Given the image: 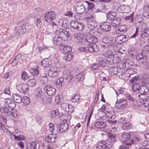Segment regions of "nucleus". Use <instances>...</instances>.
Instances as JSON below:
<instances>
[{
	"mask_svg": "<svg viewBox=\"0 0 149 149\" xmlns=\"http://www.w3.org/2000/svg\"><path fill=\"white\" fill-rule=\"evenodd\" d=\"M131 137V135L130 133L124 132L121 134L120 139L122 142H125L126 144L128 146H131L134 142L139 141V139L137 137L134 136L130 139Z\"/></svg>",
	"mask_w": 149,
	"mask_h": 149,
	"instance_id": "obj_2",
	"label": "nucleus"
},
{
	"mask_svg": "<svg viewBox=\"0 0 149 149\" xmlns=\"http://www.w3.org/2000/svg\"><path fill=\"white\" fill-rule=\"evenodd\" d=\"M58 34L56 35L53 38V42L54 44L56 45H61L63 44L62 43V38Z\"/></svg>",
	"mask_w": 149,
	"mask_h": 149,
	"instance_id": "obj_21",
	"label": "nucleus"
},
{
	"mask_svg": "<svg viewBox=\"0 0 149 149\" xmlns=\"http://www.w3.org/2000/svg\"><path fill=\"white\" fill-rule=\"evenodd\" d=\"M28 79V74L25 71H23L21 74V79L24 80L26 81Z\"/></svg>",
	"mask_w": 149,
	"mask_h": 149,
	"instance_id": "obj_48",
	"label": "nucleus"
},
{
	"mask_svg": "<svg viewBox=\"0 0 149 149\" xmlns=\"http://www.w3.org/2000/svg\"><path fill=\"white\" fill-rule=\"evenodd\" d=\"M63 78L64 80V83L65 84H70L72 82V79L73 77V76L71 74L68 69H65L64 70L63 72Z\"/></svg>",
	"mask_w": 149,
	"mask_h": 149,
	"instance_id": "obj_7",
	"label": "nucleus"
},
{
	"mask_svg": "<svg viewBox=\"0 0 149 149\" xmlns=\"http://www.w3.org/2000/svg\"><path fill=\"white\" fill-rule=\"evenodd\" d=\"M5 102L4 105L9 108V109L12 110L15 107L16 105L15 103L10 98L5 99Z\"/></svg>",
	"mask_w": 149,
	"mask_h": 149,
	"instance_id": "obj_16",
	"label": "nucleus"
},
{
	"mask_svg": "<svg viewBox=\"0 0 149 149\" xmlns=\"http://www.w3.org/2000/svg\"><path fill=\"white\" fill-rule=\"evenodd\" d=\"M58 34L62 38L63 40H67L70 36V29L67 28L60 29Z\"/></svg>",
	"mask_w": 149,
	"mask_h": 149,
	"instance_id": "obj_8",
	"label": "nucleus"
},
{
	"mask_svg": "<svg viewBox=\"0 0 149 149\" xmlns=\"http://www.w3.org/2000/svg\"><path fill=\"white\" fill-rule=\"evenodd\" d=\"M13 100L16 103H21L22 102V99L21 95L16 93L12 95Z\"/></svg>",
	"mask_w": 149,
	"mask_h": 149,
	"instance_id": "obj_28",
	"label": "nucleus"
},
{
	"mask_svg": "<svg viewBox=\"0 0 149 149\" xmlns=\"http://www.w3.org/2000/svg\"><path fill=\"white\" fill-rule=\"evenodd\" d=\"M54 129V126L53 124L51 123L49 124V130L50 132L53 133Z\"/></svg>",
	"mask_w": 149,
	"mask_h": 149,
	"instance_id": "obj_59",
	"label": "nucleus"
},
{
	"mask_svg": "<svg viewBox=\"0 0 149 149\" xmlns=\"http://www.w3.org/2000/svg\"><path fill=\"white\" fill-rule=\"evenodd\" d=\"M36 80L34 78L29 80L27 82L28 86L31 87L34 86L36 85Z\"/></svg>",
	"mask_w": 149,
	"mask_h": 149,
	"instance_id": "obj_37",
	"label": "nucleus"
},
{
	"mask_svg": "<svg viewBox=\"0 0 149 149\" xmlns=\"http://www.w3.org/2000/svg\"><path fill=\"white\" fill-rule=\"evenodd\" d=\"M127 146L128 145L126 144L125 143V144H123L120 146L119 149H128L129 147Z\"/></svg>",
	"mask_w": 149,
	"mask_h": 149,
	"instance_id": "obj_64",
	"label": "nucleus"
},
{
	"mask_svg": "<svg viewBox=\"0 0 149 149\" xmlns=\"http://www.w3.org/2000/svg\"><path fill=\"white\" fill-rule=\"evenodd\" d=\"M85 45H86V43H85ZM83 46L79 47L78 48V50L80 51L84 52H87L86 49V46L85 45H81Z\"/></svg>",
	"mask_w": 149,
	"mask_h": 149,
	"instance_id": "obj_57",
	"label": "nucleus"
},
{
	"mask_svg": "<svg viewBox=\"0 0 149 149\" xmlns=\"http://www.w3.org/2000/svg\"><path fill=\"white\" fill-rule=\"evenodd\" d=\"M132 91L135 93H143L148 94L149 91V88L144 85H140L138 83H136L133 86H132Z\"/></svg>",
	"mask_w": 149,
	"mask_h": 149,
	"instance_id": "obj_4",
	"label": "nucleus"
},
{
	"mask_svg": "<svg viewBox=\"0 0 149 149\" xmlns=\"http://www.w3.org/2000/svg\"><path fill=\"white\" fill-rule=\"evenodd\" d=\"M143 10V15L144 17H149V5L145 6L144 7Z\"/></svg>",
	"mask_w": 149,
	"mask_h": 149,
	"instance_id": "obj_40",
	"label": "nucleus"
},
{
	"mask_svg": "<svg viewBox=\"0 0 149 149\" xmlns=\"http://www.w3.org/2000/svg\"><path fill=\"white\" fill-rule=\"evenodd\" d=\"M74 38L75 42L78 43L79 45L81 44L86 45L84 40L81 41V40L82 38V35L81 33L75 34L74 36Z\"/></svg>",
	"mask_w": 149,
	"mask_h": 149,
	"instance_id": "obj_17",
	"label": "nucleus"
},
{
	"mask_svg": "<svg viewBox=\"0 0 149 149\" xmlns=\"http://www.w3.org/2000/svg\"><path fill=\"white\" fill-rule=\"evenodd\" d=\"M87 52L88 51L91 52H97L99 51V48L95 44H87L86 43Z\"/></svg>",
	"mask_w": 149,
	"mask_h": 149,
	"instance_id": "obj_14",
	"label": "nucleus"
},
{
	"mask_svg": "<svg viewBox=\"0 0 149 149\" xmlns=\"http://www.w3.org/2000/svg\"><path fill=\"white\" fill-rule=\"evenodd\" d=\"M16 88L19 91L24 94L27 93L29 90L28 85L25 84H18Z\"/></svg>",
	"mask_w": 149,
	"mask_h": 149,
	"instance_id": "obj_13",
	"label": "nucleus"
},
{
	"mask_svg": "<svg viewBox=\"0 0 149 149\" xmlns=\"http://www.w3.org/2000/svg\"><path fill=\"white\" fill-rule=\"evenodd\" d=\"M56 16V13L54 11H50L45 13L44 19L47 22H50L55 20Z\"/></svg>",
	"mask_w": 149,
	"mask_h": 149,
	"instance_id": "obj_9",
	"label": "nucleus"
},
{
	"mask_svg": "<svg viewBox=\"0 0 149 149\" xmlns=\"http://www.w3.org/2000/svg\"><path fill=\"white\" fill-rule=\"evenodd\" d=\"M68 104L66 103H63L61 105V107L63 110L66 111H68L67 109H68Z\"/></svg>",
	"mask_w": 149,
	"mask_h": 149,
	"instance_id": "obj_56",
	"label": "nucleus"
},
{
	"mask_svg": "<svg viewBox=\"0 0 149 149\" xmlns=\"http://www.w3.org/2000/svg\"><path fill=\"white\" fill-rule=\"evenodd\" d=\"M108 114L107 113H104V111H103V120L104 119L105 120V121H107L108 123L111 124H114L116 123V120H109L108 118H109L111 119L112 118V116L111 115L110 116L109 115H108V114H109V112H107Z\"/></svg>",
	"mask_w": 149,
	"mask_h": 149,
	"instance_id": "obj_25",
	"label": "nucleus"
},
{
	"mask_svg": "<svg viewBox=\"0 0 149 149\" xmlns=\"http://www.w3.org/2000/svg\"><path fill=\"white\" fill-rule=\"evenodd\" d=\"M43 89L47 94L49 96L54 95L56 92L55 88L53 86L49 85L45 86Z\"/></svg>",
	"mask_w": 149,
	"mask_h": 149,
	"instance_id": "obj_11",
	"label": "nucleus"
},
{
	"mask_svg": "<svg viewBox=\"0 0 149 149\" xmlns=\"http://www.w3.org/2000/svg\"><path fill=\"white\" fill-rule=\"evenodd\" d=\"M139 93L138 95L139 98L141 100H143V102H144V101L148 99V96L147 95V93Z\"/></svg>",
	"mask_w": 149,
	"mask_h": 149,
	"instance_id": "obj_35",
	"label": "nucleus"
},
{
	"mask_svg": "<svg viewBox=\"0 0 149 149\" xmlns=\"http://www.w3.org/2000/svg\"><path fill=\"white\" fill-rule=\"evenodd\" d=\"M95 127L98 129V130L102 131V122L97 121L95 124Z\"/></svg>",
	"mask_w": 149,
	"mask_h": 149,
	"instance_id": "obj_42",
	"label": "nucleus"
},
{
	"mask_svg": "<svg viewBox=\"0 0 149 149\" xmlns=\"http://www.w3.org/2000/svg\"><path fill=\"white\" fill-rule=\"evenodd\" d=\"M112 56H113L109 60H106L105 59V61L103 60V67L104 66V67L106 66V64H107V66L105 69H108L109 65L114 64L118 62L119 58L118 55L117 54L113 55V54Z\"/></svg>",
	"mask_w": 149,
	"mask_h": 149,
	"instance_id": "obj_5",
	"label": "nucleus"
},
{
	"mask_svg": "<svg viewBox=\"0 0 149 149\" xmlns=\"http://www.w3.org/2000/svg\"><path fill=\"white\" fill-rule=\"evenodd\" d=\"M103 38V43L106 44L110 43L112 41L113 38H110L109 36L107 35Z\"/></svg>",
	"mask_w": 149,
	"mask_h": 149,
	"instance_id": "obj_34",
	"label": "nucleus"
},
{
	"mask_svg": "<svg viewBox=\"0 0 149 149\" xmlns=\"http://www.w3.org/2000/svg\"><path fill=\"white\" fill-rule=\"evenodd\" d=\"M17 112L15 109H13L12 110L11 114L12 116L15 118H16L17 117Z\"/></svg>",
	"mask_w": 149,
	"mask_h": 149,
	"instance_id": "obj_61",
	"label": "nucleus"
},
{
	"mask_svg": "<svg viewBox=\"0 0 149 149\" xmlns=\"http://www.w3.org/2000/svg\"><path fill=\"white\" fill-rule=\"evenodd\" d=\"M80 97V95L79 94H75L74 96L71 98V101L73 102H77L79 101Z\"/></svg>",
	"mask_w": 149,
	"mask_h": 149,
	"instance_id": "obj_43",
	"label": "nucleus"
},
{
	"mask_svg": "<svg viewBox=\"0 0 149 149\" xmlns=\"http://www.w3.org/2000/svg\"><path fill=\"white\" fill-rule=\"evenodd\" d=\"M22 100V102L25 106L28 105L30 103V100L29 98L26 96L23 97Z\"/></svg>",
	"mask_w": 149,
	"mask_h": 149,
	"instance_id": "obj_39",
	"label": "nucleus"
},
{
	"mask_svg": "<svg viewBox=\"0 0 149 149\" xmlns=\"http://www.w3.org/2000/svg\"><path fill=\"white\" fill-rule=\"evenodd\" d=\"M125 90V89L124 88L121 87L117 91H116L115 92L117 96H118L119 94H123Z\"/></svg>",
	"mask_w": 149,
	"mask_h": 149,
	"instance_id": "obj_54",
	"label": "nucleus"
},
{
	"mask_svg": "<svg viewBox=\"0 0 149 149\" xmlns=\"http://www.w3.org/2000/svg\"><path fill=\"white\" fill-rule=\"evenodd\" d=\"M29 26L27 24L24 23L20 24L17 29L15 35L10 34L9 36L10 38H15L16 39H18L22 34L29 30Z\"/></svg>",
	"mask_w": 149,
	"mask_h": 149,
	"instance_id": "obj_1",
	"label": "nucleus"
},
{
	"mask_svg": "<svg viewBox=\"0 0 149 149\" xmlns=\"http://www.w3.org/2000/svg\"><path fill=\"white\" fill-rule=\"evenodd\" d=\"M48 75L50 77L53 78H55L57 77L58 75V72L56 70H55L53 68H51L48 70L47 72Z\"/></svg>",
	"mask_w": 149,
	"mask_h": 149,
	"instance_id": "obj_23",
	"label": "nucleus"
},
{
	"mask_svg": "<svg viewBox=\"0 0 149 149\" xmlns=\"http://www.w3.org/2000/svg\"><path fill=\"white\" fill-rule=\"evenodd\" d=\"M36 96L38 99L41 101H43L45 98V95L42 93L40 87L37 88V92L36 93Z\"/></svg>",
	"mask_w": 149,
	"mask_h": 149,
	"instance_id": "obj_19",
	"label": "nucleus"
},
{
	"mask_svg": "<svg viewBox=\"0 0 149 149\" xmlns=\"http://www.w3.org/2000/svg\"><path fill=\"white\" fill-rule=\"evenodd\" d=\"M56 137V134H51L45 138V140L48 143H53L55 142Z\"/></svg>",
	"mask_w": 149,
	"mask_h": 149,
	"instance_id": "obj_24",
	"label": "nucleus"
},
{
	"mask_svg": "<svg viewBox=\"0 0 149 149\" xmlns=\"http://www.w3.org/2000/svg\"><path fill=\"white\" fill-rule=\"evenodd\" d=\"M117 70V67L116 66H113L110 69L109 72L111 73V75H115V74L117 73L116 72Z\"/></svg>",
	"mask_w": 149,
	"mask_h": 149,
	"instance_id": "obj_47",
	"label": "nucleus"
},
{
	"mask_svg": "<svg viewBox=\"0 0 149 149\" xmlns=\"http://www.w3.org/2000/svg\"><path fill=\"white\" fill-rule=\"evenodd\" d=\"M116 74L115 75H117L118 76L120 77L123 74L122 69L119 67L117 68V70L116 71Z\"/></svg>",
	"mask_w": 149,
	"mask_h": 149,
	"instance_id": "obj_55",
	"label": "nucleus"
},
{
	"mask_svg": "<svg viewBox=\"0 0 149 149\" xmlns=\"http://www.w3.org/2000/svg\"><path fill=\"white\" fill-rule=\"evenodd\" d=\"M85 10V8L82 4L80 2H78L76 4V12L78 14H81Z\"/></svg>",
	"mask_w": 149,
	"mask_h": 149,
	"instance_id": "obj_18",
	"label": "nucleus"
},
{
	"mask_svg": "<svg viewBox=\"0 0 149 149\" xmlns=\"http://www.w3.org/2000/svg\"><path fill=\"white\" fill-rule=\"evenodd\" d=\"M139 77L136 75L131 78L130 80V82L131 84H136L135 83L139 81Z\"/></svg>",
	"mask_w": 149,
	"mask_h": 149,
	"instance_id": "obj_44",
	"label": "nucleus"
},
{
	"mask_svg": "<svg viewBox=\"0 0 149 149\" xmlns=\"http://www.w3.org/2000/svg\"><path fill=\"white\" fill-rule=\"evenodd\" d=\"M111 29V26L109 23L108 22H103V33L109 32Z\"/></svg>",
	"mask_w": 149,
	"mask_h": 149,
	"instance_id": "obj_27",
	"label": "nucleus"
},
{
	"mask_svg": "<svg viewBox=\"0 0 149 149\" xmlns=\"http://www.w3.org/2000/svg\"><path fill=\"white\" fill-rule=\"evenodd\" d=\"M52 26H48L46 28V30L45 32L46 34H48L51 33L52 32Z\"/></svg>",
	"mask_w": 149,
	"mask_h": 149,
	"instance_id": "obj_60",
	"label": "nucleus"
},
{
	"mask_svg": "<svg viewBox=\"0 0 149 149\" xmlns=\"http://www.w3.org/2000/svg\"><path fill=\"white\" fill-rule=\"evenodd\" d=\"M71 26L74 29L82 31L84 28V25L81 22L76 20H72L70 22Z\"/></svg>",
	"mask_w": 149,
	"mask_h": 149,
	"instance_id": "obj_10",
	"label": "nucleus"
},
{
	"mask_svg": "<svg viewBox=\"0 0 149 149\" xmlns=\"http://www.w3.org/2000/svg\"><path fill=\"white\" fill-rule=\"evenodd\" d=\"M107 125V124L106 122L103 121V132L104 133H103V135H106L108 136V137L111 139V141H116L115 139V137L116 136V134L111 133V130L110 129H104V127H106Z\"/></svg>",
	"mask_w": 149,
	"mask_h": 149,
	"instance_id": "obj_6",
	"label": "nucleus"
},
{
	"mask_svg": "<svg viewBox=\"0 0 149 149\" xmlns=\"http://www.w3.org/2000/svg\"><path fill=\"white\" fill-rule=\"evenodd\" d=\"M31 70L33 75L34 76H36L38 74L39 72L37 68H31Z\"/></svg>",
	"mask_w": 149,
	"mask_h": 149,
	"instance_id": "obj_52",
	"label": "nucleus"
},
{
	"mask_svg": "<svg viewBox=\"0 0 149 149\" xmlns=\"http://www.w3.org/2000/svg\"><path fill=\"white\" fill-rule=\"evenodd\" d=\"M116 13L115 12L109 11L106 13V16L107 19L109 20H113L116 16Z\"/></svg>",
	"mask_w": 149,
	"mask_h": 149,
	"instance_id": "obj_31",
	"label": "nucleus"
},
{
	"mask_svg": "<svg viewBox=\"0 0 149 149\" xmlns=\"http://www.w3.org/2000/svg\"><path fill=\"white\" fill-rule=\"evenodd\" d=\"M55 82L56 85L59 88H61L63 84H65L64 79L62 77H59L56 79Z\"/></svg>",
	"mask_w": 149,
	"mask_h": 149,
	"instance_id": "obj_32",
	"label": "nucleus"
},
{
	"mask_svg": "<svg viewBox=\"0 0 149 149\" xmlns=\"http://www.w3.org/2000/svg\"><path fill=\"white\" fill-rule=\"evenodd\" d=\"M73 55L71 53H69L67 56L64 57V58L65 60L67 61H70L73 58Z\"/></svg>",
	"mask_w": 149,
	"mask_h": 149,
	"instance_id": "obj_46",
	"label": "nucleus"
},
{
	"mask_svg": "<svg viewBox=\"0 0 149 149\" xmlns=\"http://www.w3.org/2000/svg\"><path fill=\"white\" fill-rule=\"evenodd\" d=\"M112 54V52L110 50L105 51L103 54V56H104V57H103V60L105 61V59L109 60L113 56Z\"/></svg>",
	"mask_w": 149,
	"mask_h": 149,
	"instance_id": "obj_26",
	"label": "nucleus"
},
{
	"mask_svg": "<svg viewBox=\"0 0 149 149\" xmlns=\"http://www.w3.org/2000/svg\"><path fill=\"white\" fill-rule=\"evenodd\" d=\"M52 22V31H53L56 34H58V32H59V29L58 27V26L57 24H56L55 23H54L53 21Z\"/></svg>",
	"mask_w": 149,
	"mask_h": 149,
	"instance_id": "obj_36",
	"label": "nucleus"
},
{
	"mask_svg": "<svg viewBox=\"0 0 149 149\" xmlns=\"http://www.w3.org/2000/svg\"><path fill=\"white\" fill-rule=\"evenodd\" d=\"M147 26L146 24L145 23H141L140 26V28L142 30L145 31L147 30L146 29Z\"/></svg>",
	"mask_w": 149,
	"mask_h": 149,
	"instance_id": "obj_62",
	"label": "nucleus"
},
{
	"mask_svg": "<svg viewBox=\"0 0 149 149\" xmlns=\"http://www.w3.org/2000/svg\"><path fill=\"white\" fill-rule=\"evenodd\" d=\"M68 127V125L67 123L61 122L58 125L57 129L59 133H62L67 130Z\"/></svg>",
	"mask_w": 149,
	"mask_h": 149,
	"instance_id": "obj_15",
	"label": "nucleus"
},
{
	"mask_svg": "<svg viewBox=\"0 0 149 149\" xmlns=\"http://www.w3.org/2000/svg\"><path fill=\"white\" fill-rule=\"evenodd\" d=\"M14 59L18 63H21L22 61V55L20 54H18Z\"/></svg>",
	"mask_w": 149,
	"mask_h": 149,
	"instance_id": "obj_49",
	"label": "nucleus"
},
{
	"mask_svg": "<svg viewBox=\"0 0 149 149\" xmlns=\"http://www.w3.org/2000/svg\"><path fill=\"white\" fill-rule=\"evenodd\" d=\"M13 136L14 137L15 139L18 141L23 140L25 139L24 137L22 135H19L17 136L15 135H14Z\"/></svg>",
	"mask_w": 149,
	"mask_h": 149,
	"instance_id": "obj_53",
	"label": "nucleus"
},
{
	"mask_svg": "<svg viewBox=\"0 0 149 149\" xmlns=\"http://www.w3.org/2000/svg\"><path fill=\"white\" fill-rule=\"evenodd\" d=\"M35 23L38 27H40L42 24V22L41 20L37 18L35 21Z\"/></svg>",
	"mask_w": 149,
	"mask_h": 149,
	"instance_id": "obj_63",
	"label": "nucleus"
},
{
	"mask_svg": "<svg viewBox=\"0 0 149 149\" xmlns=\"http://www.w3.org/2000/svg\"><path fill=\"white\" fill-rule=\"evenodd\" d=\"M120 18H115L111 22V25L114 27H118L120 26Z\"/></svg>",
	"mask_w": 149,
	"mask_h": 149,
	"instance_id": "obj_30",
	"label": "nucleus"
},
{
	"mask_svg": "<svg viewBox=\"0 0 149 149\" xmlns=\"http://www.w3.org/2000/svg\"><path fill=\"white\" fill-rule=\"evenodd\" d=\"M149 31L148 29L143 31L140 34V36L142 38L148 37L149 36Z\"/></svg>",
	"mask_w": 149,
	"mask_h": 149,
	"instance_id": "obj_45",
	"label": "nucleus"
},
{
	"mask_svg": "<svg viewBox=\"0 0 149 149\" xmlns=\"http://www.w3.org/2000/svg\"><path fill=\"white\" fill-rule=\"evenodd\" d=\"M68 111H67V112H68L70 113H72L74 111V107L73 106L70 104H69L68 106Z\"/></svg>",
	"mask_w": 149,
	"mask_h": 149,
	"instance_id": "obj_58",
	"label": "nucleus"
},
{
	"mask_svg": "<svg viewBox=\"0 0 149 149\" xmlns=\"http://www.w3.org/2000/svg\"><path fill=\"white\" fill-rule=\"evenodd\" d=\"M61 52L64 54L70 52L72 51V48L71 47L68 45L63 46L62 44L59 47Z\"/></svg>",
	"mask_w": 149,
	"mask_h": 149,
	"instance_id": "obj_22",
	"label": "nucleus"
},
{
	"mask_svg": "<svg viewBox=\"0 0 149 149\" xmlns=\"http://www.w3.org/2000/svg\"><path fill=\"white\" fill-rule=\"evenodd\" d=\"M125 19L126 20L130 19V22H133L134 21V13H133L130 15L125 17Z\"/></svg>",
	"mask_w": 149,
	"mask_h": 149,
	"instance_id": "obj_51",
	"label": "nucleus"
},
{
	"mask_svg": "<svg viewBox=\"0 0 149 149\" xmlns=\"http://www.w3.org/2000/svg\"><path fill=\"white\" fill-rule=\"evenodd\" d=\"M41 65L44 67L49 66L51 64V61L50 59L46 58L43 60L41 62Z\"/></svg>",
	"mask_w": 149,
	"mask_h": 149,
	"instance_id": "obj_33",
	"label": "nucleus"
},
{
	"mask_svg": "<svg viewBox=\"0 0 149 149\" xmlns=\"http://www.w3.org/2000/svg\"><path fill=\"white\" fill-rule=\"evenodd\" d=\"M84 41L85 43L89 44V43H92L96 42L97 41V38L95 36H93L90 33L88 34L86 36L85 40Z\"/></svg>",
	"mask_w": 149,
	"mask_h": 149,
	"instance_id": "obj_12",
	"label": "nucleus"
},
{
	"mask_svg": "<svg viewBox=\"0 0 149 149\" xmlns=\"http://www.w3.org/2000/svg\"><path fill=\"white\" fill-rule=\"evenodd\" d=\"M132 127V125L129 123H123V125L122 126V128L124 130H129L131 129Z\"/></svg>",
	"mask_w": 149,
	"mask_h": 149,
	"instance_id": "obj_41",
	"label": "nucleus"
},
{
	"mask_svg": "<svg viewBox=\"0 0 149 149\" xmlns=\"http://www.w3.org/2000/svg\"><path fill=\"white\" fill-rule=\"evenodd\" d=\"M75 77L78 81L83 80L84 79L83 73L82 72L78 74Z\"/></svg>",
	"mask_w": 149,
	"mask_h": 149,
	"instance_id": "obj_50",
	"label": "nucleus"
},
{
	"mask_svg": "<svg viewBox=\"0 0 149 149\" xmlns=\"http://www.w3.org/2000/svg\"><path fill=\"white\" fill-rule=\"evenodd\" d=\"M148 55H149V46H145L142 52L138 54L136 57L137 62L140 64L145 63L147 59Z\"/></svg>",
	"mask_w": 149,
	"mask_h": 149,
	"instance_id": "obj_3",
	"label": "nucleus"
},
{
	"mask_svg": "<svg viewBox=\"0 0 149 149\" xmlns=\"http://www.w3.org/2000/svg\"><path fill=\"white\" fill-rule=\"evenodd\" d=\"M12 110V109H9V108L5 105L0 108L1 112L3 114L7 116H9L11 115Z\"/></svg>",
	"mask_w": 149,
	"mask_h": 149,
	"instance_id": "obj_20",
	"label": "nucleus"
},
{
	"mask_svg": "<svg viewBox=\"0 0 149 149\" xmlns=\"http://www.w3.org/2000/svg\"><path fill=\"white\" fill-rule=\"evenodd\" d=\"M119 101L120 109H123L127 105V101L126 100L122 99L120 100Z\"/></svg>",
	"mask_w": 149,
	"mask_h": 149,
	"instance_id": "obj_38",
	"label": "nucleus"
},
{
	"mask_svg": "<svg viewBox=\"0 0 149 149\" xmlns=\"http://www.w3.org/2000/svg\"><path fill=\"white\" fill-rule=\"evenodd\" d=\"M140 79L143 83L146 85L149 84V75L144 74L140 77Z\"/></svg>",
	"mask_w": 149,
	"mask_h": 149,
	"instance_id": "obj_29",
	"label": "nucleus"
}]
</instances>
